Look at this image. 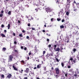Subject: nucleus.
Listing matches in <instances>:
<instances>
[{"label":"nucleus","instance_id":"6","mask_svg":"<svg viewBox=\"0 0 79 79\" xmlns=\"http://www.w3.org/2000/svg\"><path fill=\"white\" fill-rule=\"evenodd\" d=\"M65 7L66 9H67V10H68V9H69V7H70V4L67 3V4L65 6Z\"/></svg>","mask_w":79,"mask_h":79},{"label":"nucleus","instance_id":"14","mask_svg":"<svg viewBox=\"0 0 79 79\" xmlns=\"http://www.w3.org/2000/svg\"><path fill=\"white\" fill-rule=\"evenodd\" d=\"M71 2V0H67V3L68 4H70Z\"/></svg>","mask_w":79,"mask_h":79},{"label":"nucleus","instance_id":"57","mask_svg":"<svg viewBox=\"0 0 79 79\" xmlns=\"http://www.w3.org/2000/svg\"><path fill=\"white\" fill-rule=\"evenodd\" d=\"M47 41H48H48H49L50 40H49V39H47Z\"/></svg>","mask_w":79,"mask_h":79},{"label":"nucleus","instance_id":"62","mask_svg":"<svg viewBox=\"0 0 79 79\" xmlns=\"http://www.w3.org/2000/svg\"><path fill=\"white\" fill-rule=\"evenodd\" d=\"M77 57L78 60H79V57H78V56H77Z\"/></svg>","mask_w":79,"mask_h":79},{"label":"nucleus","instance_id":"26","mask_svg":"<svg viewBox=\"0 0 79 79\" xmlns=\"http://www.w3.org/2000/svg\"><path fill=\"white\" fill-rule=\"evenodd\" d=\"M71 66H70V65H68V66H67V68H69V69L71 68Z\"/></svg>","mask_w":79,"mask_h":79},{"label":"nucleus","instance_id":"5","mask_svg":"<svg viewBox=\"0 0 79 79\" xmlns=\"http://www.w3.org/2000/svg\"><path fill=\"white\" fill-rule=\"evenodd\" d=\"M13 56L10 55L9 57V61H12L13 60H12L13 59Z\"/></svg>","mask_w":79,"mask_h":79},{"label":"nucleus","instance_id":"49","mask_svg":"<svg viewBox=\"0 0 79 79\" xmlns=\"http://www.w3.org/2000/svg\"><path fill=\"white\" fill-rule=\"evenodd\" d=\"M13 35L14 36H15L16 35V34H15V33H13Z\"/></svg>","mask_w":79,"mask_h":79},{"label":"nucleus","instance_id":"23","mask_svg":"<svg viewBox=\"0 0 79 79\" xmlns=\"http://www.w3.org/2000/svg\"><path fill=\"white\" fill-rule=\"evenodd\" d=\"M60 28H61V29H63L64 28V26H63V25H62L60 26Z\"/></svg>","mask_w":79,"mask_h":79},{"label":"nucleus","instance_id":"4","mask_svg":"<svg viewBox=\"0 0 79 79\" xmlns=\"http://www.w3.org/2000/svg\"><path fill=\"white\" fill-rule=\"evenodd\" d=\"M55 70L56 74H60V70H59V69L58 68H56L55 69Z\"/></svg>","mask_w":79,"mask_h":79},{"label":"nucleus","instance_id":"43","mask_svg":"<svg viewBox=\"0 0 79 79\" xmlns=\"http://www.w3.org/2000/svg\"><path fill=\"white\" fill-rule=\"evenodd\" d=\"M35 10L36 11V12H37V11H38V9L36 8Z\"/></svg>","mask_w":79,"mask_h":79},{"label":"nucleus","instance_id":"50","mask_svg":"<svg viewBox=\"0 0 79 79\" xmlns=\"http://www.w3.org/2000/svg\"><path fill=\"white\" fill-rule=\"evenodd\" d=\"M28 79V78H27V77H24L23 78V79Z\"/></svg>","mask_w":79,"mask_h":79},{"label":"nucleus","instance_id":"28","mask_svg":"<svg viewBox=\"0 0 79 79\" xmlns=\"http://www.w3.org/2000/svg\"><path fill=\"white\" fill-rule=\"evenodd\" d=\"M44 70L45 71H46V70H47V68H46V67H44Z\"/></svg>","mask_w":79,"mask_h":79},{"label":"nucleus","instance_id":"21","mask_svg":"<svg viewBox=\"0 0 79 79\" xmlns=\"http://www.w3.org/2000/svg\"><path fill=\"white\" fill-rule=\"evenodd\" d=\"M77 34V32L76 31H74L73 32V35H76Z\"/></svg>","mask_w":79,"mask_h":79},{"label":"nucleus","instance_id":"11","mask_svg":"<svg viewBox=\"0 0 79 79\" xmlns=\"http://www.w3.org/2000/svg\"><path fill=\"white\" fill-rule=\"evenodd\" d=\"M41 67V64H39L37 65V68L39 69Z\"/></svg>","mask_w":79,"mask_h":79},{"label":"nucleus","instance_id":"29","mask_svg":"<svg viewBox=\"0 0 79 79\" xmlns=\"http://www.w3.org/2000/svg\"><path fill=\"white\" fill-rule=\"evenodd\" d=\"M57 20L58 21H60L61 19H59V18H57Z\"/></svg>","mask_w":79,"mask_h":79},{"label":"nucleus","instance_id":"56","mask_svg":"<svg viewBox=\"0 0 79 79\" xmlns=\"http://www.w3.org/2000/svg\"><path fill=\"white\" fill-rule=\"evenodd\" d=\"M51 69H52V70H54V69H53V67H52V68H51Z\"/></svg>","mask_w":79,"mask_h":79},{"label":"nucleus","instance_id":"2","mask_svg":"<svg viewBox=\"0 0 79 79\" xmlns=\"http://www.w3.org/2000/svg\"><path fill=\"white\" fill-rule=\"evenodd\" d=\"M57 47V45H56V44H55L54 45V50L56 51V52H59V51L60 50V48H57L56 49V48Z\"/></svg>","mask_w":79,"mask_h":79},{"label":"nucleus","instance_id":"8","mask_svg":"<svg viewBox=\"0 0 79 79\" xmlns=\"http://www.w3.org/2000/svg\"><path fill=\"white\" fill-rule=\"evenodd\" d=\"M29 68H26V70L24 71V72L25 73H27L29 72Z\"/></svg>","mask_w":79,"mask_h":79},{"label":"nucleus","instance_id":"37","mask_svg":"<svg viewBox=\"0 0 79 79\" xmlns=\"http://www.w3.org/2000/svg\"><path fill=\"white\" fill-rule=\"evenodd\" d=\"M70 60L72 61V62L73 60V58H70Z\"/></svg>","mask_w":79,"mask_h":79},{"label":"nucleus","instance_id":"36","mask_svg":"<svg viewBox=\"0 0 79 79\" xmlns=\"http://www.w3.org/2000/svg\"><path fill=\"white\" fill-rule=\"evenodd\" d=\"M51 44H49L48 45V47L49 48H50L51 47Z\"/></svg>","mask_w":79,"mask_h":79},{"label":"nucleus","instance_id":"41","mask_svg":"<svg viewBox=\"0 0 79 79\" xmlns=\"http://www.w3.org/2000/svg\"><path fill=\"white\" fill-rule=\"evenodd\" d=\"M45 51H44L43 52V54L44 55V54H45Z\"/></svg>","mask_w":79,"mask_h":79},{"label":"nucleus","instance_id":"34","mask_svg":"<svg viewBox=\"0 0 79 79\" xmlns=\"http://www.w3.org/2000/svg\"><path fill=\"white\" fill-rule=\"evenodd\" d=\"M4 27V25L3 24H2L1 25V28H3Z\"/></svg>","mask_w":79,"mask_h":79},{"label":"nucleus","instance_id":"1","mask_svg":"<svg viewBox=\"0 0 79 79\" xmlns=\"http://www.w3.org/2000/svg\"><path fill=\"white\" fill-rule=\"evenodd\" d=\"M42 2H38L37 4L36 5V6H37L38 8L40 10V8H41V5H42Z\"/></svg>","mask_w":79,"mask_h":79},{"label":"nucleus","instance_id":"60","mask_svg":"<svg viewBox=\"0 0 79 79\" xmlns=\"http://www.w3.org/2000/svg\"><path fill=\"white\" fill-rule=\"evenodd\" d=\"M4 32H5V33H6V30H4Z\"/></svg>","mask_w":79,"mask_h":79},{"label":"nucleus","instance_id":"19","mask_svg":"<svg viewBox=\"0 0 79 79\" xmlns=\"http://www.w3.org/2000/svg\"><path fill=\"white\" fill-rule=\"evenodd\" d=\"M61 65L62 67H64V63H63V62L61 63Z\"/></svg>","mask_w":79,"mask_h":79},{"label":"nucleus","instance_id":"63","mask_svg":"<svg viewBox=\"0 0 79 79\" xmlns=\"http://www.w3.org/2000/svg\"><path fill=\"white\" fill-rule=\"evenodd\" d=\"M27 59L29 60V57H28L27 58Z\"/></svg>","mask_w":79,"mask_h":79},{"label":"nucleus","instance_id":"40","mask_svg":"<svg viewBox=\"0 0 79 79\" xmlns=\"http://www.w3.org/2000/svg\"><path fill=\"white\" fill-rule=\"evenodd\" d=\"M54 76H56V79L58 78V77H59V76H58V75H55Z\"/></svg>","mask_w":79,"mask_h":79},{"label":"nucleus","instance_id":"27","mask_svg":"<svg viewBox=\"0 0 79 79\" xmlns=\"http://www.w3.org/2000/svg\"><path fill=\"white\" fill-rule=\"evenodd\" d=\"M73 52H75L76 51V48H74L73 50Z\"/></svg>","mask_w":79,"mask_h":79},{"label":"nucleus","instance_id":"24","mask_svg":"<svg viewBox=\"0 0 79 79\" xmlns=\"http://www.w3.org/2000/svg\"><path fill=\"white\" fill-rule=\"evenodd\" d=\"M1 77H2V78H5V76H4V75L2 74L1 75Z\"/></svg>","mask_w":79,"mask_h":79},{"label":"nucleus","instance_id":"17","mask_svg":"<svg viewBox=\"0 0 79 79\" xmlns=\"http://www.w3.org/2000/svg\"><path fill=\"white\" fill-rule=\"evenodd\" d=\"M7 27H8V29H10V24H8L7 26Z\"/></svg>","mask_w":79,"mask_h":79},{"label":"nucleus","instance_id":"33","mask_svg":"<svg viewBox=\"0 0 79 79\" xmlns=\"http://www.w3.org/2000/svg\"><path fill=\"white\" fill-rule=\"evenodd\" d=\"M56 61H57V62H59V60L58 59V58H56Z\"/></svg>","mask_w":79,"mask_h":79},{"label":"nucleus","instance_id":"18","mask_svg":"<svg viewBox=\"0 0 79 79\" xmlns=\"http://www.w3.org/2000/svg\"><path fill=\"white\" fill-rule=\"evenodd\" d=\"M19 36L20 37H23V34L21 33L20 34H19Z\"/></svg>","mask_w":79,"mask_h":79},{"label":"nucleus","instance_id":"16","mask_svg":"<svg viewBox=\"0 0 79 79\" xmlns=\"http://www.w3.org/2000/svg\"><path fill=\"white\" fill-rule=\"evenodd\" d=\"M2 51L3 52H5V51H6V48H3L2 49Z\"/></svg>","mask_w":79,"mask_h":79},{"label":"nucleus","instance_id":"58","mask_svg":"<svg viewBox=\"0 0 79 79\" xmlns=\"http://www.w3.org/2000/svg\"><path fill=\"white\" fill-rule=\"evenodd\" d=\"M68 42H69V39H68V40L67 41V43L68 44Z\"/></svg>","mask_w":79,"mask_h":79},{"label":"nucleus","instance_id":"52","mask_svg":"<svg viewBox=\"0 0 79 79\" xmlns=\"http://www.w3.org/2000/svg\"><path fill=\"white\" fill-rule=\"evenodd\" d=\"M27 26H31V24H30V23H28V24H27Z\"/></svg>","mask_w":79,"mask_h":79},{"label":"nucleus","instance_id":"61","mask_svg":"<svg viewBox=\"0 0 79 79\" xmlns=\"http://www.w3.org/2000/svg\"><path fill=\"white\" fill-rule=\"evenodd\" d=\"M37 69V67H35V68H34V69Z\"/></svg>","mask_w":79,"mask_h":79},{"label":"nucleus","instance_id":"39","mask_svg":"<svg viewBox=\"0 0 79 79\" xmlns=\"http://www.w3.org/2000/svg\"><path fill=\"white\" fill-rule=\"evenodd\" d=\"M46 35L48 36H48H50V34H49V35L48 34V33L46 34Z\"/></svg>","mask_w":79,"mask_h":79},{"label":"nucleus","instance_id":"48","mask_svg":"<svg viewBox=\"0 0 79 79\" xmlns=\"http://www.w3.org/2000/svg\"><path fill=\"white\" fill-rule=\"evenodd\" d=\"M18 23H19V24H20V23H21V22H20V21H19V20H18Z\"/></svg>","mask_w":79,"mask_h":79},{"label":"nucleus","instance_id":"45","mask_svg":"<svg viewBox=\"0 0 79 79\" xmlns=\"http://www.w3.org/2000/svg\"><path fill=\"white\" fill-rule=\"evenodd\" d=\"M22 32H23V33H25V31L23 30H22Z\"/></svg>","mask_w":79,"mask_h":79},{"label":"nucleus","instance_id":"38","mask_svg":"<svg viewBox=\"0 0 79 79\" xmlns=\"http://www.w3.org/2000/svg\"><path fill=\"white\" fill-rule=\"evenodd\" d=\"M66 15H69V12H67L66 13Z\"/></svg>","mask_w":79,"mask_h":79},{"label":"nucleus","instance_id":"30","mask_svg":"<svg viewBox=\"0 0 79 79\" xmlns=\"http://www.w3.org/2000/svg\"><path fill=\"white\" fill-rule=\"evenodd\" d=\"M76 59L73 60V62L74 63H76Z\"/></svg>","mask_w":79,"mask_h":79},{"label":"nucleus","instance_id":"13","mask_svg":"<svg viewBox=\"0 0 79 79\" xmlns=\"http://www.w3.org/2000/svg\"><path fill=\"white\" fill-rule=\"evenodd\" d=\"M21 64H25V61L23 60H21Z\"/></svg>","mask_w":79,"mask_h":79},{"label":"nucleus","instance_id":"15","mask_svg":"<svg viewBox=\"0 0 79 79\" xmlns=\"http://www.w3.org/2000/svg\"><path fill=\"white\" fill-rule=\"evenodd\" d=\"M1 36H2V37H6L5 36V35L3 34L2 33L1 34Z\"/></svg>","mask_w":79,"mask_h":79},{"label":"nucleus","instance_id":"51","mask_svg":"<svg viewBox=\"0 0 79 79\" xmlns=\"http://www.w3.org/2000/svg\"><path fill=\"white\" fill-rule=\"evenodd\" d=\"M14 43L15 44H17L16 41H14Z\"/></svg>","mask_w":79,"mask_h":79},{"label":"nucleus","instance_id":"53","mask_svg":"<svg viewBox=\"0 0 79 79\" xmlns=\"http://www.w3.org/2000/svg\"><path fill=\"white\" fill-rule=\"evenodd\" d=\"M28 55H31V52H29L28 53Z\"/></svg>","mask_w":79,"mask_h":79},{"label":"nucleus","instance_id":"32","mask_svg":"<svg viewBox=\"0 0 79 79\" xmlns=\"http://www.w3.org/2000/svg\"><path fill=\"white\" fill-rule=\"evenodd\" d=\"M1 14H3L4 13V11L3 10H2L1 11Z\"/></svg>","mask_w":79,"mask_h":79},{"label":"nucleus","instance_id":"47","mask_svg":"<svg viewBox=\"0 0 79 79\" xmlns=\"http://www.w3.org/2000/svg\"><path fill=\"white\" fill-rule=\"evenodd\" d=\"M21 48L22 50L24 49V47H23V46H21Z\"/></svg>","mask_w":79,"mask_h":79},{"label":"nucleus","instance_id":"31","mask_svg":"<svg viewBox=\"0 0 79 79\" xmlns=\"http://www.w3.org/2000/svg\"><path fill=\"white\" fill-rule=\"evenodd\" d=\"M3 15L2 14H0V17H1V18H2V16H3Z\"/></svg>","mask_w":79,"mask_h":79},{"label":"nucleus","instance_id":"64","mask_svg":"<svg viewBox=\"0 0 79 79\" xmlns=\"http://www.w3.org/2000/svg\"><path fill=\"white\" fill-rule=\"evenodd\" d=\"M53 19L52 18V19H51V21H53Z\"/></svg>","mask_w":79,"mask_h":79},{"label":"nucleus","instance_id":"55","mask_svg":"<svg viewBox=\"0 0 79 79\" xmlns=\"http://www.w3.org/2000/svg\"><path fill=\"white\" fill-rule=\"evenodd\" d=\"M32 30H33L34 31L35 30V28L32 27Z\"/></svg>","mask_w":79,"mask_h":79},{"label":"nucleus","instance_id":"42","mask_svg":"<svg viewBox=\"0 0 79 79\" xmlns=\"http://www.w3.org/2000/svg\"><path fill=\"white\" fill-rule=\"evenodd\" d=\"M64 21H65L64 20V19H63L62 20V23H63V22H64Z\"/></svg>","mask_w":79,"mask_h":79},{"label":"nucleus","instance_id":"46","mask_svg":"<svg viewBox=\"0 0 79 79\" xmlns=\"http://www.w3.org/2000/svg\"><path fill=\"white\" fill-rule=\"evenodd\" d=\"M65 77H67V76H68V74H67V73H65Z\"/></svg>","mask_w":79,"mask_h":79},{"label":"nucleus","instance_id":"35","mask_svg":"<svg viewBox=\"0 0 79 79\" xmlns=\"http://www.w3.org/2000/svg\"><path fill=\"white\" fill-rule=\"evenodd\" d=\"M26 39H29V37L28 36H27Z\"/></svg>","mask_w":79,"mask_h":79},{"label":"nucleus","instance_id":"9","mask_svg":"<svg viewBox=\"0 0 79 79\" xmlns=\"http://www.w3.org/2000/svg\"><path fill=\"white\" fill-rule=\"evenodd\" d=\"M12 67L13 68H14V70H15V71H18V69L15 67L14 65H13Z\"/></svg>","mask_w":79,"mask_h":79},{"label":"nucleus","instance_id":"22","mask_svg":"<svg viewBox=\"0 0 79 79\" xmlns=\"http://www.w3.org/2000/svg\"><path fill=\"white\" fill-rule=\"evenodd\" d=\"M11 11H9L8 12V14L9 15H11Z\"/></svg>","mask_w":79,"mask_h":79},{"label":"nucleus","instance_id":"44","mask_svg":"<svg viewBox=\"0 0 79 79\" xmlns=\"http://www.w3.org/2000/svg\"><path fill=\"white\" fill-rule=\"evenodd\" d=\"M24 50H27V48L25 47L24 48Z\"/></svg>","mask_w":79,"mask_h":79},{"label":"nucleus","instance_id":"12","mask_svg":"<svg viewBox=\"0 0 79 79\" xmlns=\"http://www.w3.org/2000/svg\"><path fill=\"white\" fill-rule=\"evenodd\" d=\"M73 11H75V12H76L77 11V9L76 8V7H73Z\"/></svg>","mask_w":79,"mask_h":79},{"label":"nucleus","instance_id":"20","mask_svg":"<svg viewBox=\"0 0 79 79\" xmlns=\"http://www.w3.org/2000/svg\"><path fill=\"white\" fill-rule=\"evenodd\" d=\"M76 5L77 6V8H79V3H76Z\"/></svg>","mask_w":79,"mask_h":79},{"label":"nucleus","instance_id":"59","mask_svg":"<svg viewBox=\"0 0 79 79\" xmlns=\"http://www.w3.org/2000/svg\"><path fill=\"white\" fill-rule=\"evenodd\" d=\"M74 76H75V77H77V74H75Z\"/></svg>","mask_w":79,"mask_h":79},{"label":"nucleus","instance_id":"10","mask_svg":"<svg viewBox=\"0 0 79 79\" xmlns=\"http://www.w3.org/2000/svg\"><path fill=\"white\" fill-rule=\"evenodd\" d=\"M30 18L31 19H28L29 22H30V21H31V20H33V19H34V18H32V17H31Z\"/></svg>","mask_w":79,"mask_h":79},{"label":"nucleus","instance_id":"25","mask_svg":"<svg viewBox=\"0 0 79 79\" xmlns=\"http://www.w3.org/2000/svg\"><path fill=\"white\" fill-rule=\"evenodd\" d=\"M15 52H16L17 53H18V51H17L16 50H14Z\"/></svg>","mask_w":79,"mask_h":79},{"label":"nucleus","instance_id":"54","mask_svg":"<svg viewBox=\"0 0 79 79\" xmlns=\"http://www.w3.org/2000/svg\"><path fill=\"white\" fill-rule=\"evenodd\" d=\"M42 32H45V30H43Z\"/></svg>","mask_w":79,"mask_h":79},{"label":"nucleus","instance_id":"7","mask_svg":"<svg viewBox=\"0 0 79 79\" xmlns=\"http://www.w3.org/2000/svg\"><path fill=\"white\" fill-rule=\"evenodd\" d=\"M12 77V75L10 74H8L6 77V78H8V79H10Z\"/></svg>","mask_w":79,"mask_h":79},{"label":"nucleus","instance_id":"3","mask_svg":"<svg viewBox=\"0 0 79 79\" xmlns=\"http://www.w3.org/2000/svg\"><path fill=\"white\" fill-rule=\"evenodd\" d=\"M46 12L48 13H50V12H51L52 11V9H51L50 7H47L46 8Z\"/></svg>","mask_w":79,"mask_h":79}]
</instances>
